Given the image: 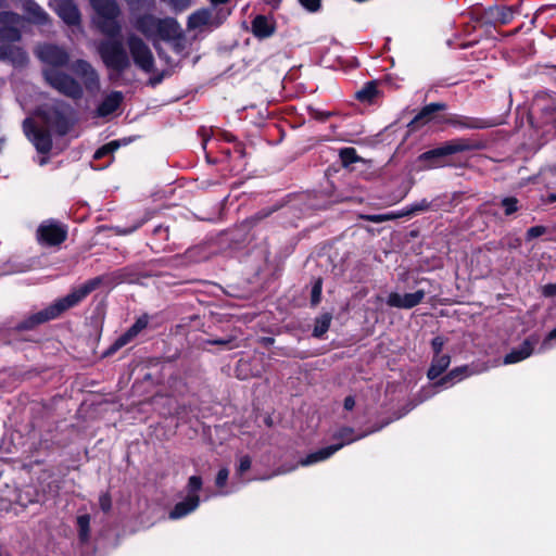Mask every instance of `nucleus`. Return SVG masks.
<instances>
[{"mask_svg": "<svg viewBox=\"0 0 556 556\" xmlns=\"http://www.w3.org/2000/svg\"><path fill=\"white\" fill-rule=\"evenodd\" d=\"M549 201H551V202L556 201V194H552V195L549 197Z\"/></svg>", "mask_w": 556, "mask_h": 556, "instance_id": "864d4df0", "label": "nucleus"}, {"mask_svg": "<svg viewBox=\"0 0 556 556\" xmlns=\"http://www.w3.org/2000/svg\"><path fill=\"white\" fill-rule=\"evenodd\" d=\"M50 5L53 8L60 18L68 26H79L81 15L77 7L71 0H50Z\"/></svg>", "mask_w": 556, "mask_h": 556, "instance_id": "f8f14e48", "label": "nucleus"}, {"mask_svg": "<svg viewBox=\"0 0 556 556\" xmlns=\"http://www.w3.org/2000/svg\"><path fill=\"white\" fill-rule=\"evenodd\" d=\"M100 278L91 279L81 286L72 290L67 295L55 300L52 304H50L45 309L34 314L26 321L25 327L31 328L38 324L54 319L59 317L62 313L67 309L76 306L79 302H81L90 292L97 289L100 285Z\"/></svg>", "mask_w": 556, "mask_h": 556, "instance_id": "20e7f679", "label": "nucleus"}, {"mask_svg": "<svg viewBox=\"0 0 556 556\" xmlns=\"http://www.w3.org/2000/svg\"><path fill=\"white\" fill-rule=\"evenodd\" d=\"M320 294H321V281L317 280L312 289L313 304H317L320 301Z\"/></svg>", "mask_w": 556, "mask_h": 556, "instance_id": "a19ab883", "label": "nucleus"}, {"mask_svg": "<svg viewBox=\"0 0 556 556\" xmlns=\"http://www.w3.org/2000/svg\"><path fill=\"white\" fill-rule=\"evenodd\" d=\"M149 323L148 316L139 317L136 323L129 328V330L137 337L144 328H147Z\"/></svg>", "mask_w": 556, "mask_h": 556, "instance_id": "f704fd0d", "label": "nucleus"}, {"mask_svg": "<svg viewBox=\"0 0 556 556\" xmlns=\"http://www.w3.org/2000/svg\"><path fill=\"white\" fill-rule=\"evenodd\" d=\"M78 534L83 542L89 539L90 531V516L85 514L77 517Z\"/></svg>", "mask_w": 556, "mask_h": 556, "instance_id": "393cba45", "label": "nucleus"}, {"mask_svg": "<svg viewBox=\"0 0 556 556\" xmlns=\"http://www.w3.org/2000/svg\"><path fill=\"white\" fill-rule=\"evenodd\" d=\"M431 345L434 351V355H439L444 346V339L442 337H435L433 338Z\"/></svg>", "mask_w": 556, "mask_h": 556, "instance_id": "37998d69", "label": "nucleus"}, {"mask_svg": "<svg viewBox=\"0 0 556 556\" xmlns=\"http://www.w3.org/2000/svg\"><path fill=\"white\" fill-rule=\"evenodd\" d=\"M252 460L250 456L243 455L239 458V464L237 467V473L242 475L251 468Z\"/></svg>", "mask_w": 556, "mask_h": 556, "instance_id": "c9c22d12", "label": "nucleus"}, {"mask_svg": "<svg viewBox=\"0 0 556 556\" xmlns=\"http://www.w3.org/2000/svg\"><path fill=\"white\" fill-rule=\"evenodd\" d=\"M136 336L128 329L124 334L118 337L116 341L111 346V351H117L118 349L125 346L126 344L130 343Z\"/></svg>", "mask_w": 556, "mask_h": 556, "instance_id": "c756f323", "label": "nucleus"}, {"mask_svg": "<svg viewBox=\"0 0 556 556\" xmlns=\"http://www.w3.org/2000/svg\"><path fill=\"white\" fill-rule=\"evenodd\" d=\"M126 46L128 52L119 39H105L98 45V53L106 68L112 72V78L123 75L130 68L131 63L147 74L154 72L153 53L142 38L130 34L127 36Z\"/></svg>", "mask_w": 556, "mask_h": 556, "instance_id": "f03ea898", "label": "nucleus"}, {"mask_svg": "<svg viewBox=\"0 0 556 556\" xmlns=\"http://www.w3.org/2000/svg\"><path fill=\"white\" fill-rule=\"evenodd\" d=\"M545 232V228L543 226H534L528 229L527 231V238L529 240L538 238L542 236Z\"/></svg>", "mask_w": 556, "mask_h": 556, "instance_id": "79ce46f5", "label": "nucleus"}, {"mask_svg": "<svg viewBox=\"0 0 556 556\" xmlns=\"http://www.w3.org/2000/svg\"><path fill=\"white\" fill-rule=\"evenodd\" d=\"M178 39L182 41L181 28L176 20L167 17V18H159L155 40H175Z\"/></svg>", "mask_w": 556, "mask_h": 556, "instance_id": "4468645a", "label": "nucleus"}, {"mask_svg": "<svg viewBox=\"0 0 556 556\" xmlns=\"http://www.w3.org/2000/svg\"><path fill=\"white\" fill-rule=\"evenodd\" d=\"M405 211L402 210L397 213H388V214H375V215H366L364 218L368 222L372 223H382L387 220H392L401 217H405Z\"/></svg>", "mask_w": 556, "mask_h": 556, "instance_id": "a878e982", "label": "nucleus"}, {"mask_svg": "<svg viewBox=\"0 0 556 556\" xmlns=\"http://www.w3.org/2000/svg\"><path fill=\"white\" fill-rule=\"evenodd\" d=\"M99 505L103 511H109L112 506L111 496L108 493H102L99 497Z\"/></svg>", "mask_w": 556, "mask_h": 556, "instance_id": "ea45409f", "label": "nucleus"}, {"mask_svg": "<svg viewBox=\"0 0 556 556\" xmlns=\"http://www.w3.org/2000/svg\"><path fill=\"white\" fill-rule=\"evenodd\" d=\"M510 16H511V11H510V9H507L506 13H503V17H502L503 18V23H507L508 20L510 18Z\"/></svg>", "mask_w": 556, "mask_h": 556, "instance_id": "8fccbe9b", "label": "nucleus"}, {"mask_svg": "<svg viewBox=\"0 0 556 556\" xmlns=\"http://www.w3.org/2000/svg\"><path fill=\"white\" fill-rule=\"evenodd\" d=\"M354 405H355V401L352 396L345 397V400H344V408L345 409L350 410L354 407Z\"/></svg>", "mask_w": 556, "mask_h": 556, "instance_id": "de8ad7c7", "label": "nucleus"}, {"mask_svg": "<svg viewBox=\"0 0 556 556\" xmlns=\"http://www.w3.org/2000/svg\"><path fill=\"white\" fill-rule=\"evenodd\" d=\"M451 363V357L446 354L434 355L431 366L428 370V378L430 380L437 379L448 366Z\"/></svg>", "mask_w": 556, "mask_h": 556, "instance_id": "4be33fe9", "label": "nucleus"}, {"mask_svg": "<svg viewBox=\"0 0 556 556\" xmlns=\"http://www.w3.org/2000/svg\"><path fill=\"white\" fill-rule=\"evenodd\" d=\"M275 31V23L271 17L257 15L252 22V33L257 38H267Z\"/></svg>", "mask_w": 556, "mask_h": 556, "instance_id": "a211bd4d", "label": "nucleus"}, {"mask_svg": "<svg viewBox=\"0 0 556 556\" xmlns=\"http://www.w3.org/2000/svg\"><path fill=\"white\" fill-rule=\"evenodd\" d=\"M68 108L61 105V108H45L41 109L39 115L42 122L52 130L59 134H65L68 129Z\"/></svg>", "mask_w": 556, "mask_h": 556, "instance_id": "1a4fd4ad", "label": "nucleus"}, {"mask_svg": "<svg viewBox=\"0 0 556 556\" xmlns=\"http://www.w3.org/2000/svg\"><path fill=\"white\" fill-rule=\"evenodd\" d=\"M123 100V93L121 91H112L109 93L97 109L99 116H108L113 113L119 106Z\"/></svg>", "mask_w": 556, "mask_h": 556, "instance_id": "6ab92c4d", "label": "nucleus"}, {"mask_svg": "<svg viewBox=\"0 0 556 556\" xmlns=\"http://www.w3.org/2000/svg\"><path fill=\"white\" fill-rule=\"evenodd\" d=\"M168 42H172L174 49L177 51V52H181L185 50L186 48V39L185 37L182 36V41H179L178 39H175V40H168Z\"/></svg>", "mask_w": 556, "mask_h": 556, "instance_id": "a18cd8bd", "label": "nucleus"}, {"mask_svg": "<svg viewBox=\"0 0 556 556\" xmlns=\"http://www.w3.org/2000/svg\"><path fill=\"white\" fill-rule=\"evenodd\" d=\"M159 18L152 15H143L136 21V28L142 33L147 38L155 40Z\"/></svg>", "mask_w": 556, "mask_h": 556, "instance_id": "412c9836", "label": "nucleus"}, {"mask_svg": "<svg viewBox=\"0 0 556 556\" xmlns=\"http://www.w3.org/2000/svg\"><path fill=\"white\" fill-rule=\"evenodd\" d=\"M430 208H431V202H429L426 199H422L414 204H410L409 206L404 208V211H405L406 216H410V215H415V214H418L424 211H428Z\"/></svg>", "mask_w": 556, "mask_h": 556, "instance_id": "bb28decb", "label": "nucleus"}, {"mask_svg": "<svg viewBox=\"0 0 556 556\" xmlns=\"http://www.w3.org/2000/svg\"><path fill=\"white\" fill-rule=\"evenodd\" d=\"M294 468H295V466L290 467V468L281 467V468H279V469L275 472V475H283V473H287V472H289V471L293 470Z\"/></svg>", "mask_w": 556, "mask_h": 556, "instance_id": "09e8293b", "label": "nucleus"}, {"mask_svg": "<svg viewBox=\"0 0 556 556\" xmlns=\"http://www.w3.org/2000/svg\"><path fill=\"white\" fill-rule=\"evenodd\" d=\"M331 315L323 314L316 319L315 327L313 330V334L316 338H320L330 327Z\"/></svg>", "mask_w": 556, "mask_h": 556, "instance_id": "b1692460", "label": "nucleus"}, {"mask_svg": "<svg viewBox=\"0 0 556 556\" xmlns=\"http://www.w3.org/2000/svg\"><path fill=\"white\" fill-rule=\"evenodd\" d=\"M67 231L59 223L45 222L38 228L39 241L49 245H56L66 239Z\"/></svg>", "mask_w": 556, "mask_h": 556, "instance_id": "ddd939ff", "label": "nucleus"}, {"mask_svg": "<svg viewBox=\"0 0 556 556\" xmlns=\"http://www.w3.org/2000/svg\"><path fill=\"white\" fill-rule=\"evenodd\" d=\"M23 128L25 135L34 143L38 152L47 153L51 149L52 141L50 134L47 130L37 127L33 119H25Z\"/></svg>", "mask_w": 556, "mask_h": 556, "instance_id": "9d476101", "label": "nucleus"}, {"mask_svg": "<svg viewBox=\"0 0 556 556\" xmlns=\"http://www.w3.org/2000/svg\"><path fill=\"white\" fill-rule=\"evenodd\" d=\"M538 340L534 338L527 339L518 349L513 350L504 357V364H515L528 358L534 350Z\"/></svg>", "mask_w": 556, "mask_h": 556, "instance_id": "dca6fc26", "label": "nucleus"}, {"mask_svg": "<svg viewBox=\"0 0 556 556\" xmlns=\"http://www.w3.org/2000/svg\"><path fill=\"white\" fill-rule=\"evenodd\" d=\"M464 148L457 143H447L443 147L427 151L418 156L415 167L418 170H425L440 166L441 159L445 155L454 154Z\"/></svg>", "mask_w": 556, "mask_h": 556, "instance_id": "0eeeda50", "label": "nucleus"}, {"mask_svg": "<svg viewBox=\"0 0 556 556\" xmlns=\"http://www.w3.org/2000/svg\"><path fill=\"white\" fill-rule=\"evenodd\" d=\"M94 15L92 23L105 36L115 39L122 31V24L118 20L119 7L115 0H89Z\"/></svg>", "mask_w": 556, "mask_h": 556, "instance_id": "39448f33", "label": "nucleus"}, {"mask_svg": "<svg viewBox=\"0 0 556 556\" xmlns=\"http://www.w3.org/2000/svg\"><path fill=\"white\" fill-rule=\"evenodd\" d=\"M202 488V479L199 476H191L188 480V495H197Z\"/></svg>", "mask_w": 556, "mask_h": 556, "instance_id": "72a5a7b5", "label": "nucleus"}, {"mask_svg": "<svg viewBox=\"0 0 556 556\" xmlns=\"http://www.w3.org/2000/svg\"><path fill=\"white\" fill-rule=\"evenodd\" d=\"M556 341V328L553 329L542 342L540 352H545L552 348V342Z\"/></svg>", "mask_w": 556, "mask_h": 556, "instance_id": "4c0bfd02", "label": "nucleus"}, {"mask_svg": "<svg viewBox=\"0 0 556 556\" xmlns=\"http://www.w3.org/2000/svg\"><path fill=\"white\" fill-rule=\"evenodd\" d=\"M489 369V366L485 364H473V365H465L460 367H456L452 369L447 375L438 380L434 383V387H443L447 383H455L457 381H462L463 379L470 377L472 375H479Z\"/></svg>", "mask_w": 556, "mask_h": 556, "instance_id": "9b49d317", "label": "nucleus"}, {"mask_svg": "<svg viewBox=\"0 0 556 556\" xmlns=\"http://www.w3.org/2000/svg\"><path fill=\"white\" fill-rule=\"evenodd\" d=\"M119 147V142L118 141H111L109 142L108 144H104L103 147H101L100 149H98L96 152H94V159H101L108 154H111L113 153L114 151H116Z\"/></svg>", "mask_w": 556, "mask_h": 556, "instance_id": "7c9ffc66", "label": "nucleus"}, {"mask_svg": "<svg viewBox=\"0 0 556 556\" xmlns=\"http://www.w3.org/2000/svg\"><path fill=\"white\" fill-rule=\"evenodd\" d=\"M229 470L227 468H222L215 479V483L218 488H224L228 480Z\"/></svg>", "mask_w": 556, "mask_h": 556, "instance_id": "58836bf2", "label": "nucleus"}, {"mask_svg": "<svg viewBox=\"0 0 556 556\" xmlns=\"http://www.w3.org/2000/svg\"><path fill=\"white\" fill-rule=\"evenodd\" d=\"M136 336L128 329L124 334L118 337L116 341L111 346V351H117L118 349L125 346L126 344L130 343Z\"/></svg>", "mask_w": 556, "mask_h": 556, "instance_id": "c85d7f7f", "label": "nucleus"}, {"mask_svg": "<svg viewBox=\"0 0 556 556\" xmlns=\"http://www.w3.org/2000/svg\"><path fill=\"white\" fill-rule=\"evenodd\" d=\"M3 0H0V7L2 5Z\"/></svg>", "mask_w": 556, "mask_h": 556, "instance_id": "5fc2aeb1", "label": "nucleus"}, {"mask_svg": "<svg viewBox=\"0 0 556 556\" xmlns=\"http://www.w3.org/2000/svg\"><path fill=\"white\" fill-rule=\"evenodd\" d=\"M445 110L444 103H430L426 105L410 122L409 127L416 129L419 125L427 124L433 118V114L438 111Z\"/></svg>", "mask_w": 556, "mask_h": 556, "instance_id": "aec40b11", "label": "nucleus"}, {"mask_svg": "<svg viewBox=\"0 0 556 556\" xmlns=\"http://www.w3.org/2000/svg\"><path fill=\"white\" fill-rule=\"evenodd\" d=\"M377 93V86L375 83L366 84L356 96L362 101H371Z\"/></svg>", "mask_w": 556, "mask_h": 556, "instance_id": "cd10ccee", "label": "nucleus"}, {"mask_svg": "<svg viewBox=\"0 0 556 556\" xmlns=\"http://www.w3.org/2000/svg\"><path fill=\"white\" fill-rule=\"evenodd\" d=\"M46 162H47V159H46L45 156H41V157L39 159V161H38V163H39V165H40V166L45 165V164H46Z\"/></svg>", "mask_w": 556, "mask_h": 556, "instance_id": "603ef678", "label": "nucleus"}, {"mask_svg": "<svg viewBox=\"0 0 556 556\" xmlns=\"http://www.w3.org/2000/svg\"><path fill=\"white\" fill-rule=\"evenodd\" d=\"M543 294L545 296L556 295V283H549L543 287Z\"/></svg>", "mask_w": 556, "mask_h": 556, "instance_id": "49530a36", "label": "nucleus"}, {"mask_svg": "<svg viewBox=\"0 0 556 556\" xmlns=\"http://www.w3.org/2000/svg\"><path fill=\"white\" fill-rule=\"evenodd\" d=\"M340 156L344 165H349L357 161L356 151L353 148H345L341 150Z\"/></svg>", "mask_w": 556, "mask_h": 556, "instance_id": "473e14b6", "label": "nucleus"}, {"mask_svg": "<svg viewBox=\"0 0 556 556\" xmlns=\"http://www.w3.org/2000/svg\"><path fill=\"white\" fill-rule=\"evenodd\" d=\"M229 342H230L229 340H215L212 343H214V344H223L224 345V344H227Z\"/></svg>", "mask_w": 556, "mask_h": 556, "instance_id": "3c124183", "label": "nucleus"}, {"mask_svg": "<svg viewBox=\"0 0 556 556\" xmlns=\"http://www.w3.org/2000/svg\"><path fill=\"white\" fill-rule=\"evenodd\" d=\"M25 12L28 15V20L33 23L43 25L48 22V14L35 2L27 0L24 3Z\"/></svg>", "mask_w": 556, "mask_h": 556, "instance_id": "5701e85b", "label": "nucleus"}, {"mask_svg": "<svg viewBox=\"0 0 556 556\" xmlns=\"http://www.w3.org/2000/svg\"><path fill=\"white\" fill-rule=\"evenodd\" d=\"M229 12L218 11L213 13L207 9H201L193 12L188 18L189 29H203V28H216L227 17Z\"/></svg>", "mask_w": 556, "mask_h": 556, "instance_id": "6e6552de", "label": "nucleus"}, {"mask_svg": "<svg viewBox=\"0 0 556 556\" xmlns=\"http://www.w3.org/2000/svg\"><path fill=\"white\" fill-rule=\"evenodd\" d=\"M424 298L425 292L422 290L405 294L393 292L389 294L387 303L391 307L408 309L418 305L424 300Z\"/></svg>", "mask_w": 556, "mask_h": 556, "instance_id": "2eb2a0df", "label": "nucleus"}, {"mask_svg": "<svg viewBox=\"0 0 556 556\" xmlns=\"http://www.w3.org/2000/svg\"><path fill=\"white\" fill-rule=\"evenodd\" d=\"M200 505V498L198 495H188L185 501H181L175 505L169 513V518L180 519L190 513L194 511Z\"/></svg>", "mask_w": 556, "mask_h": 556, "instance_id": "f3484780", "label": "nucleus"}, {"mask_svg": "<svg viewBox=\"0 0 556 556\" xmlns=\"http://www.w3.org/2000/svg\"><path fill=\"white\" fill-rule=\"evenodd\" d=\"M23 18L12 12L0 13V41L8 42L0 47V60L9 61L13 65H23L27 61L25 51L14 45L21 39Z\"/></svg>", "mask_w": 556, "mask_h": 556, "instance_id": "7ed1b4c3", "label": "nucleus"}, {"mask_svg": "<svg viewBox=\"0 0 556 556\" xmlns=\"http://www.w3.org/2000/svg\"><path fill=\"white\" fill-rule=\"evenodd\" d=\"M300 2L309 11H316L320 5V0H300Z\"/></svg>", "mask_w": 556, "mask_h": 556, "instance_id": "c03bdc74", "label": "nucleus"}, {"mask_svg": "<svg viewBox=\"0 0 556 556\" xmlns=\"http://www.w3.org/2000/svg\"><path fill=\"white\" fill-rule=\"evenodd\" d=\"M36 55L47 67L43 68L46 81L56 91L67 98L80 99L86 90L94 96L100 90V76L97 70L85 60H77L71 65L73 77L58 67L66 65L70 61L67 51L59 46L47 43L36 49Z\"/></svg>", "mask_w": 556, "mask_h": 556, "instance_id": "f257e3e1", "label": "nucleus"}, {"mask_svg": "<svg viewBox=\"0 0 556 556\" xmlns=\"http://www.w3.org/2000/svg\"><path fill=\"white\" fill-rule=\"evenodd\" d=\"M505 214L510 215L517 211V200L515 198H506L502 201Z\"/></svg>", "mask_w": 556, "mask_h": 556, "instance_id": "e433bc0d", "label": "nucleus"}, {"mask_svg": "<svg viewBox=\"0 0 556 556\" xmlns=\"http://www.w3.org/2000/svg\"><path fill=\"white\" fill-rule=\"evenodd\" d=\"M354 430L352 428H343L341 429L337 434L336 439L341 440V443L333 444L324 448H320L316 452H313L308 454L306 457L302 458L299 462V465L301 466H311L316 463L323 462L328 459L331 455H333L337 451H339L342 446L345 444H350L363 437L366 435V433L359 434V435H353Z\"/></svg>", "mask_w": 556, "mask_h": 556, "instance_id": "423d86ee", "label": "nucleus"}, {"mask_svg": "<svg viewBox=\"0 0 556 556\" xmlns=\"http://www.w3.org/2000/svg\"><path fill=\"white\" fill-rule=\"evenodd\" d=\"M174 10L175 12H181L187 10L191 5V0H162Z\"/></svg>", "mask_w": 556, "mask_h": 556, "instance_id": "2f4dec72", "label": "nucleus"}]
</instances>
